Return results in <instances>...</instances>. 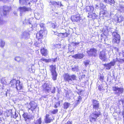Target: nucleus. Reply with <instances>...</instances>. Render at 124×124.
Returning a JSON list of instances; mask_svg holds the SVG:
<instances>
[{
	"mask_svg": "<svg viewBox=\"0 0 124 124\" xmlns=\"http://www.w3.org/2000/svg\"><path fill=\"white\" fill-rule=\"evenodd\" d=\"M84 55L83 54H75L73 55L72 57L76 59H81L84 56Z\"/></svg>",
	"mask_w": 124,
	"mask_h": 124,
	"instance_id": "obj_11",
	"label": "nucleus"
},
{
	"mask_svg": "<svg viewBox=\"0 0 124 124\" xmlns=\"http://www.w3.org/2000/svg\"><path fill=\"white\" fill-rule=\"evenodd\" d=\"M51 4L53 5L55 7L60 6L61 7L62 6V4L61 2H56L55 1H51L50 2Z\"/></svg>",
	"mask_w": 124,
	"mask_h": 124,
	"instance_id": "obj_9",
	"label": "nucleus"
},
{
	"mask_svg": "<svg viewBox=\"0 0 124 124\" xmlns=\"http://www.w3.org/2000/svg\"><path fill=\"white\" fill-rule=\"evenodd\" d=\"M100 58L103 61L105 62L107 59V56L106 55L105 50H103L101 51L99 54Z\"/></svg>",
	"mask_w": 124,
	"mask_h": 124,
	"instance_id": "obj_3",
	"label": "nucleus"
},
{
	"mask_svg": "<svg viewBox=\"0 0 124 124\" xmlns=\"http://www.w3.org/2000/svg\"><path fill=\"white\" fill-rule=\"evenodd\" d=\"M5 22L3 21L0 18V24H2L4 23Z\"/></svg>",
	"mask_w": 124,
	"mask_h": 124,
	"instance_id": "obj_25",
	"label": "nucleus"
},
{
	"mask_svg": "<svg viewBox=\"0 0 124 124\" xmlns=\"http://www.w3.org/2000/svg\"><path fill=\"white\" fill-rule=\"evenodd\" d=\"M95 8L97 9H100V5H95Z\"/></svg>",
	"mask_w": 124,
	"mask_h": 124,
	"instance_id": "obj_26",
	"label": "nucleus"
},
{
	"mask_svg": "<svg viewBox=\"0 0 124 124\" xmlns=\"http://www.w3.org/2000/svg\"><path fill=\"white\" fill-rule=\"evenodd\" d=\"M97 50L93 48H90L89 50H88L87 53L88 55L90 56H93L94 57H96L97 54Z\"/></svg>",
	"mask_w": 124,
	"mask_h": 124,
	"instance_id": "obj_2",
	"label": "nucleus"
},
{
	"mask_svg": "<svg viewBox=\"0 0 124 124\" xmlns=\"http://www.w3.org/2000/svg\"><path fill=\"white\" fill-rule=\"evenodd\" d=\"M21 12L23 13V12L28 11L30 9V8H27L24 6L23 7H21L19 8Z\"/></svg>",
	"mask_w": 124,
	"mask_h": 124,
	"instance_id": "obj_8",
	"label": "nucleus"
},
{
	"mask_svg": "<svg viewBox=\"0 0 124 124\" xmlns=\"http://www.w3.org/2000/svg\"><path fill=\"white\" fill-rule=\"evenodd\" d=\"M40 50L41 53L43 55L46 56V55H47V51L46 49L43 48L42 49H41Z\"/></svg>",
	"mask_w": 124,
	"mask_h": 124,
	"instance_id": "obj_14",
	"label": "nucleus"
},
{
	"mask_svg": "<svg viewBox=\"0 0 124 124\" xmlns=\"http://www.w3.org/2000/svg\"><path fill=\"white\" fill-rule=\"evenodd\" d=\"M58 60H59L57 59V57H56L54 59H46L44 58H41L40 61V62H50L53 61L54 62L58 61Z\"/></svg>",
	"mask_w": 124,
	"mask_h": 124,
	"instance_id": "obj_6",
	"label": "nucleus"
},
{
	"mask_svg": "<svg viewBox=\"0 0 124 124\" xmlns=\"http://www.w3.org/2000/svg\"><path fill=\"white\" fill-rule=\"evenodd\" d=\"M15 60L17 62H22L23 61L22 60V58L19 56L16 57L15 58Z\"/></svg>",
	"mask_w": 124,
	"mask_h": 124,
	"instance_id": "obj_19",
	"label": "nucleus"
},
{
	"mask_svg": "<svg viewBox=\"0 0 124 124\" xmlns=\"http://www.w3.org/2000/svg\"><path fill=\"white\" fill-rule=\"evenodd\" d=\"M105 7V6L102 3H101L100 4V9H103Z\"/></svg>",
	"mask_w": 124,
	"mask_h": 124,
	"instance_id": "obj_21",
	"label": "nucleus"
},
{
	"mask_svg": "<svg viewBox=\"0 0 124 124\" xmlns=\"http://www.w3.org/2000/svg\"><path fill=\"white\" fill-rule=\"evenodd\" d=\"M32 18L29 19L27 20L25 19L24 21L23 22V24H31V27H32Z\"/></svg>",
	"mask_w": 124,
	"mask_h": 124,
	"instance_id": "obj_7",
	"label": "nucleus"
},
{
	"mask_svg": "<svg viewBox=\"0 0 124 124\" xmlns=\"http://www.w3.org/2000/svg\"><path fill=\"white\" fill-rule=\"evenodd\" d=\"M59 34H58V35H59Z\"/></svg>",
	"mask_w": 124,
	"mask_h": 124,
	"instance_id": "obj_32",
	"label": "nucleus"
},
{
	"mask_svg": "<svg viewBox=\"0 0 124 124\" xmlns=\"http://www.w3.org/2000/svg\"><path fill=\"white\" fill-rule=\"evenodd\" d=\"M74 44H75L74 45H75V46H78L79 43H74Z\"/></svg>",
	"mask_w": 124,
	"mask_h": 124,
	"instance_id": "obj_27",
	"label": "nucleus"
},
{
	"mask_svg": "<svg viewBox=\"0 0 124 124\" xmlns=\"http://www.w3.org/2000/svg\"><path fill=\"white\" fill-rule=\"evenodd\" d=\"M29 34L28 32H23L21 36V37L23 39H26L29 37Z\"/></svg>",
	"mask_w": 124,
	"mask_h": 124,
	"instance_id": "obj_13",
	"label": "nucleus"
},
{
	"mask_svg": "<svg viewBox=\"0 0 124 124\" xmlns=\"http://www.w3.org/2000/svg\"><path fill=\"white\" fill-rule=\"evenodd\" d=\"M7 0H0V1H2L3 2H6Z\"/></svg>",
	"mask_w": 124,
	"mask_h": 124,
	"instance_id": "obj_28",
	"label": "nucleus"
},
{
	"mask_svg": "<svg viewBox=\"0 0 124 124\" xmlns=\"http://www.w3.org/2000/svg\"><path fill=\"white\" fill-rule=\"evenodd\" d=\"M20 3L22 4H26L28 2V4H30V2H28L29 1H30L31 2H36L37 1V0H19Z\"/></svg>",
	"mask_w": 124,
	"mask_h": 124,
	"instance_id": "obj_5",
	"label": "nucleus"
},
{
	"mask_svg": "<svg viewBox=\"0 0 124 124\" xmlns=\"http://www.w3.org/2000/svg\"><path fill=\"white\" fill-rule=\"evenodd\" d=\"M112 41L113 43H119L120 41V35L117 32H113L112 33Z\"/></svg>",
	"mask_w": 124,
	"mask_h": 124,
	"instance_id": "obj_1",
	"label": "nucleus"
},
{
	"mask_svg": "<svg viewBox=\"0 0 124 124\" xmlns=\"http://www.w3.org/2000/svg\"><path fill=\"white\" fill-rule=\"evenodd\" d=\"M81 19L79 14H77L75 15H74L71 16V19L72 22H77Z\"/></svg>",
	"mask_w": 124,
	"mask_h": 124,
	"instance_id": "obj_4",
	"label": "nucleus"
},
{
	"mask_svg": "<svg viewBox=\"0 0 124 124\" xmlns=\"http://www.w3.org/2000/svg\"><path fill=\"white\" fill-rule=\"evenodd\" d=\"M4 8L3 14L4 15H6L8 12H9L10 9V8L6 6H4Z\"/></svg>",
	"mask_w": 124,
	"mask_h": 124,
	"instance_id": "obj_10",
	"label": "nucleus"
},
{
	"mask_svg": "<svg viewBox=\"0 0 124 124\" xmlns=\"http://www.w3.org/2000/svg\"><path fill=\"white\" fill-rule=\"evenodd\" d=\"M124 19V18L123 16H119L117 17L116 19V21L117 23H118L122 21Z\"/></svg>",
	"mask_w": 124,
	"mask_h": 124,
	"instance_id": "obj_15",
	"label": "nucleus"
},
{
	"mask_svg": "<svg viewBox=\"0 0 124 124\" xmlns=\"http://www.w3.org/2000/svg\"><path fill=\"white\" fill-rule=\"evenodd\" d=\"M62 34V36H64V37H67L68 36V35H69V34H68L66 32H65L63 33H60V34Z\"/></svg>",
	"mask_w": 124,
	"mask_h": 124,
	"instance_id": "obj_23",
	"label": "nucleus"
},
{
	"mask_svg": "<svg viewBox=\"0 0 124 124\" xmlns=\"http://www.w3.org/2000/svg\"><path fill=\"white\" fill-rule=\"evenodd\" d=\"M48 24H51V27L53 28H54L56 26V23H52V22H49L48 23Z\"/></svg>",
	"mask_w": 124,
	"mask_h": 124,
	"instance_id": "obj_18",
	"label": "nucleus"
},
{
	"mask_svg": "<svg viewBox=\"0 0 124 124\" xmlns=\"http://www.w3.org/2000/svg\"><path fill=\"white\" fill-rule=\"evenodd\" d=\"M90 16H91L92 18L94 19H96L97 16V15L94 13H92Z\"/></svg>",
	"mask_w": 124,
	"mask_h": 124,
	"instance_id": "obj_20",
	"label": "nucleus"
},
{
	"mask_svg": "<svg viewBox=\"0 0 124 124\" xmlns=\"http://www.w3.org/2000/svg\"><path fill=\"white\" fill-rule=\"evenodd\" d=\"M14 14L15 15H16L17 14V13H16V12H15V13L14 12Z\"/></svg>",
	"mask_w": 124,
	"mask_h": 124,
	"instance_id": "obj_31",
	"label": "nucleus"
},
{
	"mask_svg": "<svg viewBox=\"0 0 124 124\" xmlns=\"http://www.w3.org/2000/svg\"><path fill=\"white\" fill-rule=\"evenodd\" d=\"M43 36V35L41 33V31L37 33L36 34V37L38 39H42Z\"/></svg>",
	"mask_w": 124,
	"mask_h": 124,
	"instance_id": "obj_17",
	"label": "nucleus"
},
{
	"mask_svg": "<svg viewBox=\"0 0 124 124\" xmlns=\"http://www.w3.org/2000/svg\"><path fill=\"white\" fill-rule=\"evenodd\" d=\"M116 60L114 61H114L113 62H116H116H117V61H118V62H119V61H118V59H117L116 58Z\"/></svg>",
	"mask_w": 124,
	"mask_h": 124,
	"instance_id": "obj_29",
	"label": "nucleus"
},
{
	"mask_svg": "<svg viewBox=\"0 0 124 124\" xmlns=\"http://www.w3.org/2000/svg\"><path fill=\"white\" fill-rule=\"evenodd\" d=\"M120 8H124V7H123L122 6H120Z\"/></svg>",
	"mask_w": 124,
	"mask_h": 124,
	"instance_id": "obj_30",
	"label": "nucleus"
},
{
	"mask_svg": "<svg viewBox=\"0 0 124 124\" xmlns=\"http://www.w3.org/2000/svg\"><path fill=\"white\" fill-rule=\"evenodd\" d=\"M5 44V42L4 41L1 40L0 41V46L2 47H4Z\"/></svg>",
	"mask_w": 124,
	"mask_h": 124,
	"instance_id": "obj_22",
	"label": "nucleus"
},
{
	"mask_svg": "<svg viewBox=\"0 0 124 124\" xmlns=\"http://www.w3.org/2000/svg\"><path fill=\"white\" fill-rule=\"evenodd\" d=\"M40 25L42 28L44 29L45 28V24L43 23H40Z\"/></svg>",
	"mask_w": 124,
	"mask_h": 124,
	"instance_id": "obj_24",
	"label": "nucleus"
},
{
	"mask_svg": "<svg viewBox=\"0 0 124 124\" xmlns=\"http://www.w3.org/2000/svg\"><path fill=\"white\" fill-rule=\"evenodd\" d=\"M104 2L106 3H108L111 5L115 2L114 0H104Z\"/></svg>",
	"mask_w": 124,
	"mask_h": 124,
	"instance_id": "obj_16",
	"label": "nucleus"
},
{
	"mask_svg": "<svg viewBox=\"0 0 124 124\" xmlns=\"http://www.w3.org/2000/svg\"><path fill=\"white\" fill-rule=\"evenodd\" d=\"M86 12H93L94 10V8L91 6H88L85 8Z\"/></svg>",
	"mask_w": 124,
	"mask_h": 124,
	"instance_id": "obj_12",
	"label": "nucleus"
}]
</instances>
